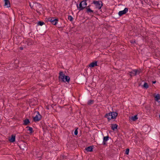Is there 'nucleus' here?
<instances>
[{
  "mask_svg": "<svg viewBox=\"0 0 160 160\" xmlns=\"http://www.w3.org/2000/svg\"><path fill=\"white\" fill-rule=\"evenodd\" d=\"M90 5H89L86 7L85 9L86 10V12L92 17H93L94 13H95L94 12V11L91 10L90 8Z\"/></svg>",
  "mask_w": 160,
  "mask_h": 160,
  "instance_id": "obj_5",
  "label": "nucleus"
},
{
  "mask_svg": "<svg viewBox=\"0 0 160 160\" xmlns=\"http://www.w3.org/2000/svg\"><path fill=\"white\" fill-rule=\"evenodd\" d=\"M111 113V118L112 119H116L118 115V113L115 112H110Z\"/></svg>",
  "mask_w": 160,
  "mask_h": 160,
  "instance_id": "obj_13",
  "label": "nucleus"
},
{
  "mask_svg": "<svg viewBox=\"0 0 160 160\" xmlns=\"http://www.w3.org/2000/svg\"><path fill=\"white\" fill-rule=\"evenodd\" d=\"M97 61L92 62L89 65V67L91 68H93L95 66H97Z\"/></svg>",
  "mask_w": 160,
  "mask_h": 160,
  "instance_id": "obj_15",
  "label": "nucleus"
},
{
  "mask_svg": "<svg viewBox=\"0 0 160 160\" xmlns=\"http://www.w3.org/2000/svg\"><path fill=\"white\" fill-rule=\"evenodd\" d=\"M28 41V44H29V42L30 41V40H29ZM32 43H33V42H31V43H30L29 44H32Z\"/></svg>",
  "mask_w": 160,
  "mask_h": 160,
  "instance_id": "obj_34",
  "label": "nucleus"
},
{
  "mask_svg": "<svg viewBox=\"0 0 160 160\" xmlns=\"http://www.w3.org/2000/svg\"><path fill=\"white\" fill-rule=\"evenodd\" d=\"M94 102V101L93 100H89L88 102V104L89 105H91Z\"/></svg>",
  "mask_w": 160,
  "mask_h": 160,
  "instance_id": "obj_27",
  "label": "nucleus"
},
{
  "mask_svg": "<svg viewBox=\"0 0 160 160\" xmlns=\"http://www.w3.org/2000/svg\"><path fill=\"white\" fill-rule=\"evenodd\" d=\"M159 118H160V114H159Z\"/></svg>",
  "mask_w": 160,
  "mask_h": 160,
  "instance_id": "obj_37",
  "label": "nucleus"
},
{
  "mask_svg": "<svg viewBox=\"0 0 160 160\" xmlns=\"http://www.w3.org/2000/svg\"><path fill=\"white\" fill-rule=\"evenodd\" d=\"M26 128H28V130L30 132V133H32L33 132V129L31 127L29 126H27Z\"/></svg>",
  "mask_w": 160,
  "mask_h": 160,
  "instance_id": "obj_23",
  "label": "nucleus"
},
{
  "mask_svg": "<svg viewBox=\"0 0 160 160\" xmlns=\"http://www.w3.org/2000/svg\"><path fill=\"white\" fill-rule=\"evenodd\" d=\"M44 24H45V23L41 21H39L38 23V25L41 26H42Z\"/></svg>",
  "mask_w": 160,
  "mask_h": 160,
  "instance_id": "obj_26",
  "label": "nucleus"
},
{
  "mask_svg": "<svg viewBox=\"0 0 160 160\" xmlns=\"http://www.w3.org/2000/svg\"><path fill=\"white\" fill-rule=\"evenodd\" d=\"M47 21L50 22L52 24L56 25L58 23V19L54 17H50L48 19Z\"/></svg>",
  "mask_w": 160,
  "mask_h": 160,
  "instance_id": "obj_4",
  "label": "nucleus"
},
{
  "mask_svg": "<svg viewBox=\"0 0 160 160\" xmlns=\"http://www.w3.org/2000/svg\"><path fill=\"white\" fill-rule=\"evenodd\" d=\"M128 8H126L123 10L119 11L118 14L119 16L121 17L123 15L126 14V13L128 12Z\"/></svg>",
  "mask_w": 160,
  "mask_h": 160,
  "instance_id": "obj_9",
  "label": "nucleus"
},
{
  "mask_svg": "<svg viewBox=\"0 0 160 160\" xmlns=\"http://www.w3.org/2000/svg\"><path fill=\"white\" fill-rule=\"evenodd\" d=\"M149 87L147 83V82H144L143 86V88H145L146 89H147Z\"/></svg>",
  "mask_w": 160,
  "mask_h": 160,
  "instance_id": "obj_24",
  "label": "nucleus"
},
{
  "mask_svg": "<svg viewBox=\"0 0 160 160\" xmlns=\"http://www.w3.org/2000/svg\"><path fill=\"white\" fill-rule=\"evenodd\" d=\"M42 118V116L40 115L39 112L38 111L37 112V114L35 117L33 118V120L35 122H36L40 121Z\"/></svg>",
  "mask_w": 160,
  "mask_h": 160,
  "instance_id": "obj_7",
  "label": "nucleus"
},
{
  "mask_svg": "<svg viewBox=\"0 0 160 160\" xmlns=\"http://www.w3.org/2000/svg\"><path fill=\"white\" fill-rule=\"evenodd\" d=\"M156 83V81H153L152 82V83L153 84H155Z\"/></svg>",
  "mask_w": 160,
  "mask_h": 160,
  "instance_id": "obj_35",
  "label": "nucleus"
},
{
  "mask_svg": "<svg viewBox=\"0 0 160 160\" xmlns=\"http://www.w3.org/2000/svg\"><path fill=\"white\" fill-rule=\"evenodd\" d=\"M118 127V125L116 124H111V129L113 131H115L116 129H117Z\"/></svg>",
  "mask_w": 160,
  "mask_h": 160,
  "instance_id": "obj_20",
  "label": "nucleus"
},
{
  "mask_svg": "<svg viewBox=\"0 0 160 160\" xmlns=\"http://www.w3.org/2000/svg\"><path fill=\"white\" fill-rule=\"evenodd\" d=\"M130 42L132 44H134L135 43V40H131Z\"/></svg>",
  "mask_w": 160,
  "mask_h": 160,
  "instance_id": "obj_31",
  "label": "nucleus"
},
{
  "mask_svg": "<svg viewBox=\"0 0 160 160\" xmlns=\"http://www.w3.org/2000/svg\"><path fill=\"white\" fill-rule=\"evenodd\" d=\"M86 1L87 0H83L81 1V3H82V5L84 6V7H87V3Z\"/></svg>",
  "mask_w": 160,
  "mask_h": 160,
  "instance_id": "obj_25",
  "label": "nucleus"
},
{
  "mask_svg": "<svg viewBox=\"0 0 160 160\" xmlns=\"http://www.w3.org/2000/svg\"><path fill=\"white\" fill-rule=\"evenodd\" d=\"M70 78L68 76H65L63 80V81H62V82H69L70 81Z\"/></svg>",
  "mask_w": 160,
  "mask_h": 160,
  "instance_id": "obj_18",
  "label": "nucleus"
},
{
  "mask_svg": "<svg viewBox=\"0 0 160 160\" xmlns=\"http://www.w3.org/2000/svg\"><path fill=\"white\" fill-rule=\"evenodd\" d=\"M21 50H22L23 49V48L22 47H20L19 48Z\"/></svg>",
  "mask_w": 160,
  "mask_h": 160,
  "instance_id": "obj_33",
  "label": "nucleus"
},
{
  "mask_svg": "<svg viewBox=\"0 0 160 160\" xmlns=\"http://www.w3.org/2000/svg\"><path fill=\"white\" fill-rule=\"evenodd\" d=\"M94 4L96 8L100 10L101 9L102 7L103 6L102 2L101 1H93L92 3V4Z\"/></svg>",
  "mask_w": 160,
  "mask_h": 160,
  "instance_id": "obj_2",
  "label": "nucleus"
},
{
  "mask_svg": "<svg viewBox=\"0 0 160 160\" xmlns=\"http://www.w3.org/2000/svg\"><path fill=\"white\" fill-rule=\"evenodd\" d=\"M4 6L6 7L7 8L10 7V3L9 0H4Z\"/></svg>",
  "mask_w": 160,
  "mask_h": 160,
  "instance_id": "obj_14",
  "label": "nucleus"
},
{
  "mask_svg": "<svg viewBox=\"0 0 160 160\" xmlns=\"http://www.w3.org/2000/svg\"><path fill=\"white\" fill-rule=\"evenodd\" d=\"M33 8L36 10V11L39 14H41L40 11L42 9V5L38 3L35 2L33 4Z\"/></svg>",
  "mask_w": 160,
  "mask_h": 160,
  "instance_id": "obj_1",
  "label": "nucleus"
},
{
  "mask_svg": "<svg viewBox=\"0 0 160 160\" xmlns=\"http://www.w3.org/2000/svg\"><path fill=\"white\" fill-rule=\"evenodd\" d=\"M131 119L133 121H136L138 119V118L137 117V115H136L133 116H132Z\"/></svg>",
  "mask_w": 160,
  "mask_h": 160,
  "instance_id": "obj_22",
  "label": "nucleus"
},
{
  "mask_svg": "<svg viewBox=\"0 0 160 160\" xmlns=\"http://www.w3.org/2000/svg\"><path fill=\"white\" fill-rule=\"evenodd\" d=\"M66 156H65L63 155L61 157V158L62 159H64V158H66Z\"/></svg>",
  "mask_w": 160,
  "mask_h": 160,
  "instance_id": "obj_32",
  "label": "nucleus"
},
{
  "mask_svg": "<svg viewBox=\"0 0 160 160\" xmlns=\"http://www.w3.org/2000/svg\"><path fill=\"white\" fill-rule=\"evenodd\" d=\"M111 115L112 114L111 112L106 113L105 114L104 117L107 118L108 119V121L109 122L110 120L111 119H112V118H111Z\"/></svg>",
  "mask_w": 160,
  "mask_h": 160,
  "instance_id": "obj_12",
  "label": "nucleus"
},
{
  "mask_svg": "<svg viewBox=\"0 0 160 160\" xmlns=\"http://www.w3.org/2000/svg\"><path fill=\"white\" fill-rule=\"evenodd\" d=\"M94 147V146L93 145L89 146L86 147L85 149V150L87 152H92L93 151Z\"/></svg>",
  "mask_w": 160,
  "mask_h": 160,
  "instance_id": "obj_11",
  "label": "nucleus"
},
{
  "mask_svg": "<svg viewBox=\"0 0 160 160\" xmlns=\"http://www.w3.org/2000/svg\"><path fill=\"white\" fill-rule=\"evenodd\" d=\"M129 148H127L125 151V154L128 155L129 154Z\"/></svg>",
  "mask_w": 160,
  "mask_h": 160,
  "instance_id": "obj_29",
  "label": "nucleus"
},
{
  "mask_svg": "<svg viewBox=\"0 0 160 160\" xmlns=\"http://www.w3.org/2000/svg\"><path fill=\"white\" fill-rule=\"evenodd\" d=\"M109 138V137L108 136H107L106 137H104L103 138V145H106V142L108 141Z\"/></svg>",
  "mask_w": 160,
  "mask_h": 160,
  "instance_id": "obj_16",
  "label": "nucleus"
},
{
  "mask_svg": "<svg viewBox=\"0 0 160 160\" xmlns=\"http://www.w3.org/2000/svg\"><path fill=\"white\" fill-rule=\"evenodd\" d=\"M30 122L29 121V119L26 118L23 120V124L24 125H27L30 123Z\"/></svg>",
  "mask_w": 160,
  "mask_h": 160,
  "instance_id": "obj_19",
  "label": "nucleus"
},
{
  "mask_svg": "<svg viewBox=\"0 0 160 160\" xmlns=\"http://www.w3.org/2000/svg\"><path fill=\"white\" fill-rule=\"evenodd\" d=\"M77 7L79 11L83 10L84 8H85L86 7L82 6V3H81V2L79 3V5H78V4H77Z\"/></svg>",
  "mask_w": 160,
  "mask_h": 160,
  "instance_id": "obj_10",
  "label": "nucleus"
},
{
  "mask_svg": "<svg viewBox=\"0 0 160 160\" xmlns=\"http://www.w3.org/2000/svg\"><path fill=\"white\" fill-rule=\"evenodd\" d=\"M65 76V74L62 71H60L59 73V76L58 77V79L60 81L62 82L63 81L64 78Z\"/></svg>",
  "mask_w": 160,
  "mask_h": 160,
  "instance_id": "obj_8",
  "label": "nucleus"
},
{
  "mask_svg": "<svg viewBox=\"0 0 160 160\" xmlns=\"http://www.w3.org/2000/svg\"><path fill=\"white\" fill-rule=\"evenodd\" d=\"M78 128H77L74 131V134L75 135H77L78 134Z\"/></svg>",
  "mask_w": 160,
  "mask_h": 160,
  "instance_id": "obj_30",
  "label": "nucleus"
},
{
  "mask_svg": "<svg viewBox=\"0 0 160 160\" xmlns=\"http://www.w3.org/2000/svg\"><path fill=\"white\" fill-rule=\"evenodd\" d=\"M9 141L10 142H13L15 141V136L12 135L9 138Z\"/></svg>",
  "mask_w": 160,
  "mask_h": 160,
  "instance_id": "obj_17",
  "label": "nucleus"
},
{
  "mask_svg": "<svg viewBox=\"0 0 160 160\" xmlns=\"http://www.w3.org/2000/svg\"><path fill=\"white\" fill-rule=\"evenodd\" d=\"M68 19L71 22L73 20V18L71 16L69 15L68 16Z\"/></svg>",
  "mask_w": 160,
  "mask_h": 160,
  "instance_id": "obj_28",
  "label": "nucleus"
},
{
  "mask_svg": "<svg viewBox=\"0 0 160 160\" xmlns=\"http://www.w3.org/2000/svg\"><path fill=\"white\" fill-rule=\"evenodd\" d=\"M141 3L142 4H143V1L142 0H141Z\"/></svg>",
  "mask_w": 160,
  "mask_h": 160,
  "instance_id": "obj_36",
  "label": "nucleus"
},
{
  "mask_svg": "<svg viewBox=\"0 0 160 160\" xmlns=\"http://www.w3.org/2000/svg\"><path fill=\"white\" fill-rule=\"evenodd\" d=\"M18 145L21 149L23 150L27 149V144L26 143L23 141H20L18 143Z\"/></svg>",
  "mask_w": 160,
  "mask_h": 160,
  "instance_id": "obj_3",
  "label": "nucleus"
},
{
  "mask_svg": "<svg viewBox=\"0 0 160 160\" xmlns=\"http://www.w3.org/2000/svg\"><path fill=\"white\" fill-rule=\"evenodd\" d=\"M155 100L156 101L158 102V100L160 99V95L159 94H157L154 96Z\"/></svg>",
  "mask_w": 160,
  "mask_h": 160,
  "instance_id": "obj_21",
  "label": "nucleus"
},
{
  "mask_svg": "<svg viewBox=\"0 0 160 160\" xmlns=\"http://www.w3.org/2000/svg\"><path fill=\"white\" fill-rule=\"evenodd\" d=\"M141 72V70H138V69H134L131 72H129L130 73L129 75L131 77H132L133 76H136L137 74H139Z\"/></svg>",
  "mask_w": 160,
  "mask_h": 160,
  "instance_id": "obj_6",
  "label": "nucleus"
}]
</instances>
